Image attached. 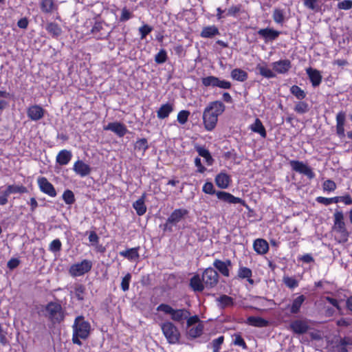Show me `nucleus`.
Segmentation results:
<instances>
[{
  "mask_svg": "<svg viewBox=\"0 0 352 352\" xmlns=\"http://www.w3.org/2000/svg\"><path fill=\"white\" fill-rule=\"evenodd\" d=\"M226 107L222 102L216 100L210 102L204 109L203 121L207 131H212L216 126L218 116L223 113Z\"/></svg>",
  "mask_w": 352,
  "mask_h": 352,
  "instance_id": "f257e3e1",
  "label": "nucleus"
},
{
  "mask_svg": "<svg viewBox=\"0 0 352 352\" xmlns=\"http://www.w3.org/2000/svg\"><path fill=\"white\" fill-rule=\"evenodd\" d=\"M72 330V342L81 346L82 343L80 340H86L89 336L91 324L83 316H78L74 320Z\"/></svg>",
  "mask_w": 352,
  "mask_h": 352,
  "instance_id": "f03ea898",
  "label": "nucleus"
},
{
  "mask_svg": "<svg viewBox=\"0 0 352 352\" xmlns=\"http://www.w3.org/2000/svg\"><path fill=\"white\" fill-rule=\"evenodd\" d=\"M202 190L206 194L214 195L216 194L217 198L228 204H241L243 206H246L243 199L236 197L232 194L225 191L216 192L212 182H208L205 183L202 188Z\"/></svg>",
  "mask_w": 352,
  "mask_h": 352,
  "instance_id": "7ed1b4c3",
  "label": "nucleus"
},
{
  "mask_svg": "<svg viewBox=\"0 0 352 352\" xmlns=\"http://www.w3.org/2000/svg\"><path fill=\"white\" fill-rule=\"evenodd\" d=\"M188 210L185 208H177L174 210L166 219L164 224L161 226L164 232H173V228L186 218L188 214Z\"/></svg>",
  "mask_w": 352,
  "mask_h": 352,
  "instance_id": "20e7f679",
  "label": "nucleus"
},
{
  "mask_svg": "<svg viewBox=\"0 0 352 352\" xmlns=\"http://www.w3.org/2000/svg\"><path fill=\"white\" fill-rule=\"evenodd\" d=\"M158 311H162L166 314L170 315V318L175 322H182L187 319L190 315V312L186 309H175L169 305L160 304L157 307Z\"/></svg>",
  "mask_w": 352,
  "mask_h": 352,
  "instance_id": "39448f33",
  "label": "nucleus"
},
{
  "mask_svg": "<svg viewBox=\"0 0 352 352\" xmlns=\"http://www.w3.org/2000/svg\"><path fill=\"white\" fill-rule=\"evenodd\" d=\"M333 230L338 233L341 237L340 242H346L349 236L344 219V214L342 211L336 210L333 214Z\"/></svg>",
  "mask_w": 352,
  "mask_h": 352,
  "instance_id": "423d86ee",
  "label": "nucleus"
},
{
  "mask_svg": "<svg viewBox=\"0 0 352 352\" xmlns=\"http://www.w3.org/2000/svg\"><path fill=\"white\" fill-rule=\"evenodd\" d=\"M160 327L169 344H175L179 342L180 333L178 328L172 322H164L160 324Z\"/></svg>",
  "mask_w": 352,
  "mask_h": 352,
  "instance_id": "0eeeda50",
  "label": "nucleus"
},
{
  "mask_svg": "<svg viewBox=\"0 0 352 352\" xmlns=\"http://www.w3.org/2000/svg\"><path fill=\"white\" fill-rule=\"evenodd\" d=\"M46 316L53 323H60L63 321L65 316L61 305L58 303L50 302L45 306Z\"/></svg>",
  "mask_w": 352,
  "mask_h": 352,
  "instance_id": "6e6552de",
  "label": "nucleus"
},
{
  "mask_svg": "<svg viewBox=\"0 0 352 352\" xmlns=\"http://www.w3.org/2000/svg\"><path fill=\"white\" fill-rule=\"evenodd\" d=\"M92 265L91 261L84 259L80 263L72 265L69 269V274L72 277L82 276L91 270Z\"/></svg>",
  "mask_w": 352,
  "mask_h": 352,
  "instance_id": "1a4fd4ad",
  "label": "nucleus"
},
{
  "mask_svg": "<svg viewBox=\"0 0 352 352\" xmlns=\"http://www.w3.org/2000/svg\"><path fill=\"white\" fill-rule=\"evenodd\" d=\"M202 85L204 87H219L223 89H229L231 88V82L225 80H221L214 76H209L201 78Z\"/></svg>",
  "mask_w": 352,
  "mask_h": 352,
  "instance_id": "9d476101",
  "label": "nucleus"
},
{
  "mask_svg": "<svg viewBox=\"0 0 352 352\" xmlns=\"http://www.w3.org/2000/svg\"><path fill=\"white\" fill-rule=\"evenodd\" d=\"M202 281L206 288H213L219 283V274L212 267L206 268L202 274Z\"/></svg>",
  "mask_w": 352,
  "mask_h": 352,
  "instance_id": "9b49d317",
  "label": "nucleus"
},
{
  "mask_svg": "<svg viewBox=\"0 0 352 352\" xmlns=\"http://www.w3.org/2000/svg\"><path fill=\"white\" fill-rule=\"evenodd\" d=\"M289 328L296 334L306 333L309 329V320L306 319L295 320L290 323Z\"/></svg>",
  "mask_w": 352,
  "mask_h": 352,
  "instance_id": "f8f14e48",
  "label": "nucleus"
},
{
  "mask_svg": "<svg viewBox=\"0 0 352 352\" xmlns=\"http://www.w3.org/2000/svg\"><path fill=\"white\" fill-rule=\"evenodd\" d=\"M37 182L41 192L51 197L56 196V191L54 186L45 177H38Z\"/></svg>",
  "mask_w": 352,
  "mask_h": 352,
  "instance_id": "ddd939ff",
  "label": "nucleus"
},
{
  "mask_svg": "<svg viewBox=\"0 0 352 352\" xmlns=\"http://www.w3.org/2000/svg\"><path fill=\"white\" fill-rule=\"evenodd\" d=\"M274 72L280 74H286L292 67V63L288 59L280 60L272 63Z\"/></svg>",
  "mask_w": 352,
  "mask_h": 352,
  "instance_id": "4468645a",
  "label": "nucleus"
},
{
  "mask_svg": "<svg viewBox=\"0 0 352 352\" xmlns=\"http://www.w3.org/2000/svg\"><path fill=\"white\" fill-rule=\"evenodd\" d=\"M73 170L76 173V175L80 176L81 177H85L91 173V168L82 160H78L74 163Z\"/></svg>",
  "mask_w": 352,
  "mask_h": 352,
  "instance_id": "2eb2a0df",
  "label": "nucleus"
},
{
  "mask_svg": "<svg viewBox=\"0 0 352 352\" xmlns=\"http://www.w3.org/2000/svg\"><path fill=\"white\" fill-rule=\"evenodd\" d=\"M104 130L111 131L119 137H123L128 131L126 126L118 122H109L104 126Z\"/></svg>",
  "mask_w": 352,
  "mask_h": 352,
  "instance_id": "dca6fc26",
  "label": "nucleus"
},
{
  "mask_svg": "<svg viewBox=\"0 0 352 352\" xmlns=\"http://www.w3.org/2000/svg\"><path fill=\"white\" fill-rule=\"evenodd\" d=\"M280 34L279 31L270 28L260 29L258 31V34L264 39L265 43L276 40Z\"/></svg>",
  "mask_w": 352,
  "mask_h": 352,
  "instance_id": "f3484780",
  "label": "nucleus"
},
{
  "mask_svg": "<svg viewBox=\"0 0 352 352\" xmlns=\"http://www.w3.org/2000/svg\"><path fill=\"white\" fill-rule=\"evenodd\" d=\"M213 266L224 276H230L229 267L232 266L230 260L227 259L225 261L219 259H215L213 262Z\"/></svg>",
  "mask_w": 352,
  "mask_h": 352,
  "instance_id": "a211bd4d",
  "label": "nucleus"
},
{
  "mask_svg": "<svg viewBox=\"0 0 352 352\" xmlns=\"http://www.w3.org/2000/svg\"><path fill=\"white\" fill-rule=\"evenodd\" d=\"M306 73L308 75L313 87H318L321 83L322 75L318 70L313 69L312 67H309L306 69Z\"/></svg>",
  "mask_w": 352,
  "mask_h": 352,
  "instance_id": "6ab92c4d",
  "label": "nucleus"
},
{
  "mask_svg": "<svg viewBox=\"0 0 352 352\" xmlns=\"http://www.w3.org/2000/svg\"><path fill=\"white\" fill-rule=\"evenodd\" d=\"M346 114L344 111H340L336 115V133L340 138H343L344 133V123Z\"/></svg>",
  "mask_w": 352,
  "mask_h": 352,
  "instance_id": "aec40b11",
  "label": "nucleus"
},
{
  "mask_svg": "<svg viewBox=\"0 0 352 352\" xmlns=\"http://www.w3.org/2000/svg\"><path fill=\"white\" fill-rule=\"evenodd\" d=\"M28 116L34 121L41 120L44 116V109L38 106L34 105L28 109Z\"/></svg>",
  "mask_w": 352,
  "mask_h": 352,
  "instance_id": "412c9836",
  "label": "nucleus"
},
{
  "mask_svg": "<svg viewBox=\"0 0 352 352\" xmlns=\"http://www.w3.org/2000/svg\"><path fill=\"white\" fill-rule=\"evenodd\" d=\"M217 305L220 309L232 307L234 304V299L226 294H222L216 298Z\"/></svg>",
  "mask_w": 352,
  "mask_h": 352,
  "instance_id": "4be33fe9",
  "label": "nucleus"
},
{
  "mask_svg": "<svg viewBox=\"0 0 352 352\" xmlns=\"http://www.w3.org/2000/svg\"><path fill=\"white\" fill-rule=\"evenodd\" d=\"M174 110V104L167 102L162 104L159 109L157 111V116L159 119H165L168 118Z\"/></svg>",
  "mask_w": 352,
  "mask_h": 352,
  "instance_id": "5701e85b",
  "label": "nucleus"
},
{
  "mask_svg": "<svg viewBox=\"0 0 352 352\" xmlns=\"http://www.w3.org/2000/svg\"><path fill=\"white\" fill-rule=\"evenodd\" d=\"M189 285L191 289L195 292H201L206 287L202 281V277L201 278L198 274L194 275L190 279Z\"/></svg>",
  "mask_w": 352,
  "mask_h": 352,
  "instance_id": "b1692460",
  "label": "nucleus"
},
{
  "mask_svg": "<svg viewBox=\"0 0 352 352\" xmlns=\"http://www.w3.org/2000/svg\"><path fill=\"white\" fill-rule=\"evenodd\" d=\"M255 69L257 73L266 78H273L276 77L274 71L268 68L265 63L256 65Z\"/></svg>",
  "mask_w": 352,
  "mask_h": 352,
  "instance_id": "393cba45",
  "label": "nucleus"
},
{
  "mask_svg": "<svg viewBox=\"0 0 352 352\" xmlns=\"http://www.w3.org/2000/svg\"><path fill=\"white\" fill-rule=\"evenodd\" d=\"M72 157V153L70 151L63 149L61 150L56 155V162L61 165H67Z\"/></svg>",
  "mask_w": 352,
  "mask_h": 352,
  "instance_id": "a878e982",
  "label": "nucleus"
},
{
  "mask_svg": "<svg viewBox=\"0 0 352 352\" xmlns=\"http://www.w3.org/2000/svg\"><path fill=\"white\" fill-rule=\"evenodd\" d=\"M230 181V177L225 173H220L215 177V183L220 188H227L229 186Z\"/></svg>",
  "mask_w": 352,
  "mask_h": 352,
  "instance_id": "bb28decb",
  "label": "nucleus"
},
{
  "mask_svg": "<svg viewBox=\"0 0 352 352\" xmlns=\"http://www.w3.org/2000/svg\"><path fill=\"white\" fill-rule=\"evenodd\" d=\"M140 247L129 248L119 252V254L128 260L133 261H136L139 258V251Z\"/></svg>",
  "mask_w": 352,
  "mask_h": 352,
  "instance_id": "cd10ccee",
  "label": "nucleus"
},
{
  "mask_svg": "<svg viewBox=\"0 0 352 352\" xmlns=\"http://www.w3.org/2000/svg\"><path fill=\"white\" fill-rule=\"evenodd\" d=\"M254 250L259 254H265L269 250L267 242L263 239H257L254 241Z\"/></svg>",
  "mask_w": 352,
  "mask_h": 352,
  "instance_id": "c85d7f7f",
  "label": "nucleus"
},
{
  "mask_svg": "<svg viewBox=\"0 0 352 352\" xmlns=\"http://www.w3.org/2000/svg\"><path fill=\"white\" fill-rule=\"evenodd\" d=\"M146 198V194L144 193L140 199L135 201L133 204V207L135 210L138 215L142 216L145 214L146 211V206L144 204Z\"/></svg>",
  "mask_w": 352,
  "mask_h": 352,
  "instance_id": "c756f323",
  "label": "nucleus"
},
{
  "mask_svg": "<svg viewBox=\"0 0 352 352\" xmlns=\"http://www.w3.org/2000/svg\"><path fill=\"white\" fill-rule=\"evenodd\" d=\"M247 324L256 327H265L268 326L269 322L261 317L250 316L247 318Z\"/></svg>",
  "mask_w": 352,
  "mask_h": 352,
  "instance_id": "7c9ffc66",
  "label": "nucleus"
},
{
  "mask_svg": "<svg viewBox=\"0 0 352 352\" xmlns=\"http://www.w3.org/2000/svg\"><path fill=\"white\" fill-rule=\"evenodd\" d=\"M47 32L52 35V37L57 38L62 34V29L60 25L56 23H48L45 27Z\"/></svg>",
  "mask_w": 352,
  "mask_h": 352,
  "instance_id": "2f4dec72",
  "label": "nucleus"
},
{
  "mask_svg": "<svg viewBox=\"0 0 352 352\" xmlns=\"http://www.w3.org/2000/svg\"><path fill=\"white\" fill-rule=\"evenodd\" d=\"M250 129L253 132L260 134V135L263 138H265L267 136L266 130L263 125L262 122L258 118H256L254 122L250 126Z\"/></svg>",
  "mask_w": 352,
  "mask_h": 352,
  "instance_id": "473e14b6",
  "label": "nucleus"
},
{
  "mask_svg": "<svg viewBox=\"0 0 352 352\" xmlns=\"http://www.w3.org/2000/svg\"><path fill=\"white\" fill-rule=\"evenodd\" d=\"M218 34H219V31L215 25L204 27L200 34L202 38H212Z\"/></svg>",
  "mask_w": 352,
  "mask_h": 352,
  "instance_id": "72a5a7b5",
  "label": "nucleus"
},
{
  "mask_svg": "<svg viewBox=\"0 0 352 352\" xmlns=\"http://www.w3.org/2000/svg\"><path fill=\"white\" fill-rule=\"evenodd\" d=\"M306 298L304 295H300L296 298L291 306L290 312L293 314H296L300 312V307L303 302H305Z\"/></svg>",
  "mask_w": 352,
  "mask_h": 352,
  "instance_id": "f704fd0d",
  "label": "nucleus"
},
{
  "mask_svg": "<svg viewBox=\"0 0 352 352\" xmlns=\"http://www.w3.org/2000/svg\"><path fill=\"white\" fill-rule=\"evenodd\" d=\"M196 151L199 155L205 159L207 165L211 166L213 164L214 160L208 149L205 148L204 147L198 146L196 148Z\"/></svg>",
  "mask_w": 352,
  "mask_h": 352,
  "instance_id": "c9c22d12",
  "label": "nucleus"
},
{
  "mask_svg": "<svg viewBox=\"0 0 352 352\" xmlns=\"http://www.w3.org/2000/svg\"><path fill=\"white\" fill-rule=\"evenodd\" d=\"M231 77L236 80L243 82L248 78V74L246 72L241 69H234L231 72Z\"/></svg>",
  "mask_w": 352,
  "mask_h": 352,
  "instance_id": "e433bc0d",
  "label": "nucleus"
},
{
  "mask_svg": "<svg viewBox=\"0 0 352 352\" xmlns=\"http://www.w3.org/2000/svg\"><path fill=\"white\" fill-rule=\"evenodd\" d=\"M8 195L15 193H25L28 192V189L23 185H8L6 189Z\"/></svg>",
  "mask_w": 352,
  "mask_h": 352,
  "instance_id": "4c0bfd02",
  "label": "nucleus"
},
{
  "mask_svg": "<svg viewBox=\"0 0 352 352\" xmlns=\"http://www.w3.org/2000/svg\"><path fill=\"white\" fill-rule=\"evenodd\" d=\"M85 287L79 283H76L74 286V296L80 301H82L85 298L84 295L85 293Z\"/></svg>",
  "mask_w": 352,
  "mask_h": 352,
  "instance_id": "58836bf2",
  "label": "nucleus"
},
{
  "mask_svg": "<svg viewBox=\"0 0 352 352\" xmlns=\"http://www.w3.org/2000/svg\"><path fill=\"white\" fill-rule=\"evenodd\" d=\"M203 332V325L201 324H198L196 326L188 327V336L190 338H195L201 335Z\"/></svg>",
  "mask_w": 352,
  "mask_h": 352,
  "instance_id": "ea45409f",
  "label": "nucleus"
},
{
  "mask_svg": "<svg viewBox=\"0 0 352 352\" xmlns=\"http://www.w3.org/2000/svg\"><path fill=\"white\" fill-rule=\"evenodd\" d=\"M290 91L298 100H302L306 97V93L305 91L297 85L292 86Z\"/></svg>",
  "mask_w": 352,
  "mask_h": 352,
  "instance_id": "a19ab883",
  "label": "nucleus"
},
{
  "mask_svg": "<svg viewBox=\"0 0 352 352\" xmlns=\"http://www.w3.org/2000/svg\"><path fill=\"white\" fill-rule=\"evenodd\" d=\"M309 110V104L305 101L298 102L294 107V111L300 114H304Z\"/></svg>",
  "mask_w": 352,
  "mask_h": 352,
  "instance_id": "79ce46f5",
  "label": "nucleus"
},
{
  "mask_svg": "<svg viewBox=\"0 0 352 352\" xmlns=\"http://www.w3.org/2000/svg\"><path fill=\"white\" fill-rule=\"evenodd\" d=\"M41 9L45 13L52 12L54 9L53 0H41Z\"/></svg>",
  "mask_w": 352,
  "mask_h": 352,
  "instance_id": "37998d69",
  "label": "nucleus"
},
{
  "mask_svg": "<svg viewBox=\"0 0 352 352\" xmlns=\"http://www.w3.org/2000/svg\"><path fill=\"white\" fill-rule=\"evenodd\" d=\"M272 18L276 23L282 24L285 19L283 10L278 8L274 9Z\"/></svg>",
  "mask_w": 352,
  "mask_h": 352,
  "instance_id": "c03bdc74",
  "label": "nucleus"
},
{
  "mask_svg": "<svg viewBox=\"0 0 352 352\" xmlns=\"http://www.w3.org/2000/svg\"><path fill=\"white\" fill-rule=\"evenodd\" d=\"M63 199L66 204H73L75 202V197L74 192L70 190H66L63 194Z\"/></svg>",
  "mask_w": 352,
  "mask_h": 352,
  "instance_id": "a18cd8bd",
  "label": "nucleus"
},
{
  "mask_svg": "<svg viewBox=\"0 0 352 352\" xmlns=\"http://www.w3.org/2000/svg\"><path fill=\"white\" fill-rule=\"evenodd\" d=\"M189 116V111L182 110L177 114V120L179 124H184L187 122Z\"/></svg>",
  "mask_w": 352,
  "mask_h": 352,
  "instance_id": "49530a36",
  "label": "nucleus"
},
{
  "mask_svg": "<svg viewBox=\"0 0 352 352\" xmlns=\"http://www.w3.org/2000/svg\"><path fill=\"white\" fill-rule=\"evenodd\" d=\"M283 283L287 287L290 289H294L298 286V280L293 277L284 276Z\"/></svg>",
  "mask_w": 352,
  "mask_h": 352,
  "instance_id": "de8ad7c7",
  "label": "nucleus"
},
{
  "mask_svg": "<svg viewBox=\"0 0 352 352\" xmlns=\"http://www.w3.org/2000/svg\"><path fill=\"white\" fill-rule=\"evenodd\" d=\"M167 53L166 51L164 49L160 50V52L155 56V61L157 64H162L165 63L167 60Z\"/></svg>",
  "mask_w": 352,
  "mask_h": 352,
  "instance_id": "09e8293b",
  "label": "nucleus"
},
{
  "mask_svg": "<svg viewBox=\"0 0 352 352\" xmlns=\"http://www.w3.org/2000/svg\"><path fill=\"white\" fill-rule=\"evenodd\" d=\"M148 146V142L146 138H141L136 141L135 144V149L139 150L141 151L144 152L146 150H147Z\"/></svg>",
  "mask_w": 352,
  "mask_h": 352,
  "instance_id": "8fccbe9b",
  "label": "nucleus"
},
{
  "mask_svg": "<svg viewBox=\"0 0 352 352\" xmlns=\"http://www.w3.org/2000/svg\"><path fill=\"white\" fill-rule=\"evenodd\" d=\"M318 0H304V6L307 8L308 9L318 12L320 9V8L318 6Z\"/></svg>",
  "mask_w": 352,
  "mask_h": 352,
  "instance_id": "3c124183",
  "label": "nucleus"
},
{
  "mask_svg": "<svg viewBox=\"0 0 352 352\" xmlns=\"http://www.w3.org/2000/svg\"><path fill=\"white\" fill-rule=\"evenodd\" d=\"M252 272L250 268L241 267L238 271V276L241 278H249L252 276Z\"/></svg>",
  "mask_w": 352,
  "mask_h": 352,
  "instance_id": "603ef678",
  "label": "nucleus"
},
{
  "mask_svg": "<svg viewBox=\"0 0 352 352\" xmlns=\"http://www.w3.org/2000/svg\"><path fill=\"white\" fill-rule=\"evenodd\" d=\"M289 164L292 169L294 171L298 172L299 173H300L302 170H303L304 167L307 166L302 162H300L298 160H292L290 161Z\"/></svg>",
  "mask_w": 352,
  "mask_h": 352,
  "instance_id": "864d4df0",
  "label": "nucleus"
},
{
  "mask_svg": "<svg viewBox=\"0 0 352 352\" xmlns=\"http://www.w3.org/2000/svg\"><path fill=\"white\" fill-rule=\"evenodd\" d=\"M102 29V24L100 22H96L91 30V33L94 34L97 39H101L104 37V36H102V34H98Z\"/></svg>",
  "mask_w": 352,
  "mask_h": 352,
  "instance_id": "5fc2aeb1",
  "label": "nucleus"
},
{
  "mask_svg": "<svg viewBox=\"0 0 352 352\" xmlns=\"http://www.w3.org/2000/svg\"><path fill=\"white\" fill-rule=\"evenodd\" d=\"M131 279V274L127 273L122 278L121 282V288L124 292H126L129 289V283Z\"/></svg>",
  "mask_w": 352,
  "mask_h": 352,
  "instance_id": "6e6d98bb",
  "label": "nucleus"
},
{
  "mask_svg": "<svg viewBox=\"0 0 352 352\" xmlns=\"http://www.w3.org/2000/svg\"><path fill=\"white\" fill-rule=\"evenodd\" d=\"M62 243L59 239L53 240L49 247V250L53 252H59L61 250Z\"/></svg>",
  "mask_w": 352,
  "mask_h": 352,
  "instance_id": "4d7b16f0",
  "label": "nucleus"
},
{
  "mask_svg": "<svg viewBox=\"0 0 352 352\" xmlns=\"http://www.w3.org/2000/svg\"><path fill=\"white\" fill-rule=\"evenodd\" d=\"M241 9V5L232 6L226 10V16H236L240 12Z\"/></svg>",
  "mask_w": 352,
  "mask_h": 352,
  "instance_id": "13d9d810",
  "label": "nucleus"
},
{
  "mask_svg": "<svg viewBox=\"0 0 352 352\" xmlns=\"http://www.w3.org/2000/svg\"><path fill=\"white\" fill-rule=\"evenodd\" d=\"M233 343L234 345L241 346L243 349H247L246 343L245 342V341H244L243 338L241 337V336L239 334L234 335Z\"/></svg>",
  "mask_w": 352,
  "mask_h": 352,
  "instance_id": "bf43d9fd",
  "label": "nucleus"
},
{
  "mask_svg": "<svg viewBox=\"0 0 352 352\" xmlns=\"http://www.w3.org/2000/svg\"><path fill=\"white\" fill-rule=\"evenodd\" d=\"M153 30V28L149 26L148 25H144L139 28V32L140 34L141 39H144L146 36L151 32Z\"/></svg>",
  "mask_w": 352,
  "mask_h": 352,
  "instance_id": "052dcab7",
  "label": "nucleus"
},
{
  "mask_svg": "<svg viewBox=\"0 0 352 352\" xmlns=\"http://www.w3.org/2000/svg\"><path fill=\"white\" fill-rule=\"evenodd\" d=\"M337 7L340 10H349L352 8V0H343L340 1Z\"/></svg>",
  "mask_w": 352,
  "mask_h": 352,
  "instance_id": "680f3d73",
  "label": "nucleus"
},
{
  "mask_svg": "<svg viewBox=\"0 0 352 352\" xmlns=\"http://www.w3.org/2000/svg\"><path fill=\"white\" fill-rule=\"evenodd\" d=\"M323 190L326 191H333L336 188V183L331 179H327L323 183Z\"/></svg>",
  "mask_w": 352,
  "mask_h": 352,
  "instance_id": "e2e57ef3",
  "label": "nucleus"
},
{
  "mask_svg": "<svg viewBox=\"0 0 352 352\" xmlns=\"http://www.w3.org/2000/svg\"><path fill=\"white\" fill-rule=\"evenodd\" d=\"M333 199H337L334 203H338L340 201L344 202L346 205L352 204V198L350 195H347L345 196L334 197Z\"/></svg>",
  "mask_w": 352,
  "mask_h": 352,
  "instance_id": "0e129e2a",
  "label": "nucleus"
},
{
  "mask_svg": "<svg viewBox=\"0 0 352 352\" xmlns=\"http://www.w3.org/2000/svg\"><path fill=\"white\" fill-rule=\"evenodd\" d=\"M336 200L337 199H333V197L327 198V197H318L316 198V201L318 203L324 204L325 206L330 205V204L334 203V201H336Z\"/></svg>",
  "mask_w": 352,
  "mask_h": 352,
  "instance_id": "69168bd1",
  "label": "nucleus"
},
{
  "mask_svg": "<svg viewBox=\"0 0 352 352\" xmlns=\"http://www.w3.org/2000/svg\"><path fill=\"white\" fill-rule=\"evenodd\" d=\"M132 17V13L129 12L126 8H123L122 10V14L120 18V21L121 22H124L128 21Z\"/></svg>",
  "mask_w": 352,
  "mask_h": 352,
  "instance_id": "338daca9",
  "label": "nucleus"
},
{
  "mask_svg": "<svg viewBox=\"0 0 352 352\" xmlns=\"http://www.w3.org/2000/svg\"><path fill=\"white\" fill-rule=\"evenodd\" d=\"M333 352H349V349L339 341L333 346Z\"/></svg>",
  "mask_w": 352,
  "mask_h": 352,
  "instance_id": "774afa93",
  "label": "nucleus"
}]
</instances>
